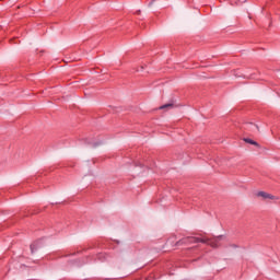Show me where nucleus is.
Here are the masks:
<instances>
[{
	"label": "nucleus",
	"instance_id": "f257e3e1",
	"mask_svg": "<svg viewBox=\"0 0 280 280\" xmlns=\"http://www.w3.org/2000/svg\"><path fill=\"white\" fill-rule=\"evenodd\" d=\"M182 244H207V240L206 238H200V237H196V236H188L186 238H183Z\"/></svg>",
	"mask_w": 280,
	"mask_h": 280
},
{
	"label": "nucleus",
	"instance_id": "f03ea898",
	"mask_svg": "<svg viewBox=\"0 0 280 280\" xmlns=\"http://www.w3.org/2000/svg\"><path fill=\"white\" fill-rule=\"evenodd\" d=\"M208 246H211L212 248H218V243L222 242L224 240V236H215L213 238H206Z\"/></svg>",
	"mask_w": 280,
	"mask_h": 280
},
{
	"label": "nucleus",
	"instance_id": "7ed1b4c3",
	"mask_svg": "<svg viewBox=\"0 0 280 280\" xmlns=\"http://www.w3.org/2000/svg\"><path fill=\"white\" fill-rule=\"evenodd\" d=\"M259 198H264V200H277V197L272 196L271 194H268L266 191H259L257 194Z\"/></svg>",
	"mask_w": 280,
	"mask_h": 280
},
{
	"label": "nucleus",
	"instance_id": "20e7f679",
	"mask_svg": "<svg viewBox=\"0 0 280 280\" xmlns=\"http://www.w3.org/2000/svg\"><path fill=\"white\" fill-rule=\"evenodd\" d=\"M160 110H171V108H174V103H167L165 105H162L159 107Z\"/></svg>",
	"mask_w": 280,
	"mask_h": 280
},
{
	"label": "nucleus",
	"instance_id": "39448f33",
	"mask_svg": "<svg viewBox=\"0 0 280 280\" xmlns=\"http://www.w3.org/2000/svg\"><path fill=\"white\" fill-rule=\"evenodd\" d=\"M244 141H245V143H250V145L259 147V143H257L255 140L245 138Z\"/></svg>",
	"mask_w": 280,
	"mask_h": 280
},
{
	"label": "nucleus",
	"instance_id": "423d86ee",
	"mask_svg": "<svg viewBox=\"0 0 280 280\" xmlns=\"http://www.w3.org/2000/svg\"><path fill=\"white\" fill-rule=\"evenodd\" d=\"M36 248V245L35 244H32L31 245V252L34 253V249Z\"/></svg>",
	"mask_w": 280,
	"mask_h": 280
},
{
	"label": "nucleus",
	"instance_id": "0eeeda50",
	"mask_svg": "<svg viewBox=\"0 0 280 280\" xmlns=\"http://www.w3.org/2000/svg\"><path fill=\"white\" fill-rule=\"evenodd\" d=\"M154 1H155V0H152V2H150V5H151V3H154Z\"/></svg>",
	"mask_w": 280,
	"mask_h": 280
},
{
	"label": "nucleus",
	"instance_id": "6e6552de",
	"mask_svg": "<svg viewBox=\"0 0 280 280\" xmlns=\"http://www.w3.org/2000/svg\"><path fill=\"white\" fill-rule=\"evenodd\" d=\"M257 130H259V127L255 126Z\"/></svg>",
	"mask_w": 280,
	"mask_h": 280
}]
</instances>
